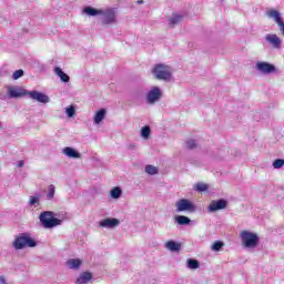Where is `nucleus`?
<instances>
[{"instance_id":"f704fd0d","label":"nucleus","mask_w":284,"mask_h":284,"mask_svg":"<svg viewBox=\"0 0 284 284\" xmlns=\"http://www.w3.org/2000/svg\"><path fill=\"white\" fill-rule=\"evenodd\" d=\"M207 187L209 186L205 183H197V184H195L196 192H206Z\"/></svg>"},{"instance_id":"2eb2a0df","label":"nucleus","mask_w":284,"mask_h":284,"mask_svg":"<svg viewBox=\"0 0 284 284\" xmlns=\"http://www.w3.org/2000/svg\"><path fill=\"white\" fill-rule=\"evenodd\" d=\"M62 153L69 159H81V153H79V151L74 150L72 146H65L62 150Z\"/></svg>"},{"instance_id":"ddd939ff","label":"nucleus","mask_w":284,"mask_h":284,"mask_svg":"<svg viewBox=\"0 0 284 284\" xmlns=\"http://www.w3.org/2000/svg\"><path fill=\"white\" fill-rule=\"evenodd\" d=\"M265 41L270 43L272 48H275V50H280L281 45H283V40L276 34H266Z\"/></svg>"},{"instance_id":"4be33fe9","label":"nucleus","mask_w":284,"mask_h":284,"mask_svg":"<svg viewBox=\"0 0 284 284\" xmlns=\"http://www.w3.org/2000/svg\"><path fill=\"white\" fill-rule=\"evenodd\" d=\"M67 265H68L69 270H79V267H81V260L70 258L67 261Z\"/></svg>"},{"instance_id":"473e14b6","label":"nucleus","mask_w":284,"mask_h":284,"mask_svg":"<svg viewBox=\"0 0 284 284\" xmlns=\"http://www.w3.org/2000/svg\"><path fill=\"white\" fill-rule=\"evenodd\" d=\"M41 200V194H36L34 196H30L29 205H37Z\"/></svg>"},{"instance_id":"0eeeda50","label":"nucleus","mask_w":284,"mask_h":284,"mask_svg":"<svg viewBox=\"0 0 284 284\" xmlns=\"http://www.w3.org/2000/svg\"><path fill=\"white\" fill-rule=\"evenodd\" d=\"M101 21L103 26H112V23H116V10L115 9H106L105 11L102 10Z\"/></svg>"},{"instance_id":"c756f323","label":"nucleus","mask_w":284,"mask_h":284,"mask_svg":"<svg viewBox=\"0 0 284 284\" xmlns=\"http://www.w3.org/2000/svg\"><path fill=\"white\" fill-rule=\"evenodd\" d=\"M54 193H55V187L53 184H50L48 189L47 200L52 201V199H54Z\"/></svg>"},{"instance_id":"f3484780","label":"nucleus","mask_w":284,"mask_h":284,"mask_svg":"<svg viewBox=\"0 0 284 284\" xmlns=\"http://www.w3.org/2000/svg\"><path fill=\"white\" fill-rule=\"evenodd\" d=\"M54 74L59 77L62 83H70V75H68L60 67L54 68Z\"/></svg>"},{"instance_id":"7c9ffc66","label":"nucleus","mask_w":284,"mask_h":284,"mask_svg":"<svg viewBox=\"0 0 284 284\" xmlns=\"http://www.w3.org/2000/svg\"><path fill=\"white\" fill-rule=\"evenodd\" d=\"M75 113H77V110L74 105H70L65 109V114L69 116V119H72V116H74Z\"/></svg>"},{"instance_id":"20e7f679","label":"nucleus","mask_w":284,"mask_h":284,"mask_svg":"<svg viewBox=\"0 0 284 284\" xmlns=\"http://www.w3.org/2000/svg\"><path fill=\"white\" fill-rule=\"evenodd\" d=\"M14 250H23V247H37V241L32 239L28 233H22L16 237L12 243Z\"/></svg>"},{"instance_id":"aec40b11","label":"nucleus","mask_w":284,"mask_h":284,"mask_svg":"<svg viewBox=\"0 0 284 284\" xmlns=\"http://www.w3.org/2000/svg\"><path fill=\"white\" fill-rule=\"evenodd\" d=\"M105 109H100L99 111H97V113L93 116V123H95V125L101 124L103 119H105Z\"/></svg>"},{"instance_id":"c85d7f7f","label":"nucleus","mask_w":284,"mask_h":284,"mask_svg":"<svg viewBox=\"0 0 284 284\" xmlns=\"http://www.w3.org/2000/svg\"><path fill=\"white\" fill-rule=\"evenodd\" d=\"M185 145H186V150H196L199 148L196 140H189L185 142Z\"/></svg>"},{"instance_id":"b1692460","label":"nucleus","mask_w":284,"mask_h":284,"mask_svg":"<svg viewBox=\"0 0 284 284\" xmlns=\"http://www.w3.org/2000/svg\"><path fill=\"white\" fill-rule=\"evenodd\" d=\"M186 267H189V270H199V267H201V263L199 262V260L187 258Z\"/></svg>"},{"instance_id":"a211bd4d","label":"nucleus","mask_w":284,"mask_h":284,"mask_svg":"<svg viewBox=\"0 0 284 284\" xmlns=\"http://www.w3.org/2000/svg\"><path fill=\"white\" fill-rule=\"evenodd\" d=\"M165 247L166 250H170V252H181V243H178L174 240L166 242Z\"/></svg>"},{"instance_id":"423d86ee","label":"nucleus","mask_w":284,"mask_h":284,"mask_svg":"<svg viewBox=\"0 0 284 284\" xmlns=\"http://www.w3.org/2000/svg\"><path fill=\"white\" fill-rule=\"evenodd\" d=\"M176 212H196V205L187 199H181L175 203Z\"/></svg>"},{"instance_id":"1a4fd4ad","label":"nucleus","mask_w":284,"mask_h":284,"mask_svg":"<svg viewBox=\"0 0 284 284\" xmlns=\"http://www.w3.org/2000/svg\"><path fill=\"white\" fill-rule=\"evenodd\" d=\"M7 90L9 99H21V97H26V94H28V91L21 87L9 85L7 87Z\"/></svg>"},{"instance_id":"6e6552de","label":"nucleus","mask_w":284,"mask_h":284,"mask_svg":"<svg viewBox=\"0 0 284 284\" xmlns=\"http://www.w3.org/2000/svg\"><path fill=\"white\" fill-rule=\"evenodd\" d=\"M255 69L257 72H261V74H274V72H276V65L265 61H257Z\"/></svg>"},{"instance_id":"9d476101","label":"nucleus","mask_w":284,"mask_h":284,"mask_svg":"<svg viewBox=\"0 0 284 284\" xmlns=\"http://www.w3.org/2000/svg\"><path fill=\"white\" fill-rule=\"evenodd\" d=\"M27 95L32 99V101H37L38 103H50V97L48 94L39 92L37 90L28 91Z\"/></svg>"},{"instance_id":"4468645a","label":"nucleus","mask_w":284,"mask_h":284,"mask_svg":"<svg viewBox=\"0 0 284 284\" xmlns=\"http://www.w3.org/2000/svg\"><path fill=\"white\" fill-rule=\"evenodd\" d=\"M266 17H268V19H273V21H275L277 26L283 22V17L281 16V12L278 10H268L266 12Z\"/></svg>"},{"instance_id":"f03ea898","label":"nucleus","mask_w":284,"mask_h":284,"mask_svg":"<svg viewBox=\"0 0 284 284\" xmlns=\"http://www.w3.org/2000/svg\"><path fill=\"white\" fill-rule=\"evenodd\" d=\"M152 74L158 81H165L170 83L172 81V68L163 63L155 64L152 69Z\"/></svg>"},{"instance_id":"7ed1b4c3","label":"nucleus","mask_w":284,"mask_h":284,"mask_svg":"<svg viewBox=\"0 0 284 284\" xmlns=\"http://www.w3.org/2000/svg\"><path fill=\"white\" fill-rule=\"evenodd\" d=\"M240 239L242 242V245L246 247V250H254L255 247H258V234L250 231H241Z\"/></svg>"},{"instance_id":"cd10ccee","label":"nucleus","mask_w":284,"mask_h":284,"mask_svg":"<svg viewBox=\"0 0 284 284\" xmlns=\"http://www.w3.org/2000/svg\"><path fill=\"white\" fill-rule=\"evenodd\" d=\"M146 174H150L151 176H154V174H159V169L154 165H146L145 166Z\"/></svg>"},{"instance_id":"5701e85b","label":"nucleus","mask_w":284,"mask_h":284,"mask_svg":"<svg viewBox=\"0 0 284 284\" xmlns=\"http://www.w3.org/2000/svg\"><path fill=\"white\" fill-rule=\"evenodd\" d=\"M180 21H183V16L175 14L169 19V28L179 26Z\"/></svg>"},{"instance_id":"412c9836","label":"nucleus","mask_w":284,"mask_h":284,"mask_svg":"<svg viewBox=\"0 0 284 284\" xmlns=\"http://www.w3.org/2000/svg\"><path fill=\"white\" fill-rule=\"evenodd\" d=\"M174 221L178 223V225H190V223H192V220L185 215H176Z\"/></svg>"},{"instance_id":"2f4dec72","label":"nucleus","mask_w":284,"mask_h":284,"mask_svg":"<svg viewBox=\"0 0 284 284\" xmlns=\"http://www.w3.org/2000/svg\"><path fill=\"white\" fill-rule=\"evenodd\" d=\"M283 165H284V159H276L273 162L274 170H281V168H283Z\"/></svg>"},{"instance_id":"9b49d317","label":"nucleus","mask_w":284,"mask_h":284,"mask_svg":"<svg viewBox=\"0 0 284 284\" xmlns=\"http://www.w3.org/2000/svg\"><path fill=\"white\" fill-rule=\"evenodd\" d=\"M100 227H106L108 230H114V227H119L121 225V221L116 217H108L99 223Z\"/></svg>"},{"instance_id":"f257e3e1","label":"nucleus","mask_w":284,"mask_h":284,"mask_svg":"<svg viewBox=\"0 0 284 284\" xmlns=\"http://www.w3.org/2000/svg\"><path fill=\"white\" fill-rule=\"evenodd\" d=\"M39 221L44 230H52V227H57L63 223L62 220L54 217V212L52 211H43L39 215Z\"/></svg>"},{"instance_id":"ea45409f","label":"nucleus","mask_w":284,"mask_h":284,"mask_svg":"<svg viewBox=\"0 0 284 284\" xmlns=\"http://www.w3.org/2000/svg\"><path fill=\"white\" fill-rule=\"evenodd\" d=\"M0 99H3L2 97H0Z\"/></svg>"},{"instance_id":"39448f33","label":"nucleus","mask_w":284,"mask_h":284,"mask_svg":"<svg viewBox=\"0 0 284 284\" xmlns=\"http://www.w3.org/2000/svg\"><path fill=\"white\" fill-rule=\"evenodd\" d=\"M160 99H163V91H161V88L159 87H153L146 93V103H149V105H154Z\"/></svg>"},{"instance_id":"e433bc0d","label":"nucleus","mask_w":284,"mask_h":284,"mask_svg":"<svg viewBox=\"0 0 284 284\" xmlns=\"http://www.w3.org/2000/svg\"><path fill=\"white\" fill-rule=\"evenodd\" d=\"M129 150H136V144H129Z\"/></svg>"},{"instance_id":"c9c22d12","label":"nucleus","mask_w":284,"mask_h":284,"mask_svg":"<svg viewBox=\"0 0 284 284\" xmlns=\"http://www.w3.org/2000/svg\"><path fill=\"white\" fill-rule=\"evenodd\" d=\"M280 32L284 36V21L280 22V24H277Z\"/></svg>"},{"instance_id":"f8f14e48","label":"nucleus","mask_w":284,"mask_h":284,"mask_svg":"<svg viewBox=\"0 0 284 284\" xmlns=\"http://www.w3.org/2000/svg\"><path fill=\"white\" fill-rule=\"evenodd\" d=\"M225 207H227V201L220 199L210 203L209 212H219V210H225Z\"/></svg>"},{"instance_id":"72a5a7b5","label":"nucleus","mask_w":284,"mask_h":284,"mask_svg":"<svg viewBox=\"0 0 284 284\" xmlns=\"http://www.w3.org/2000/svg\"><path fill=\"white\" fill-rule=\"evenodd\" d=\"M23 74H24V71L22 69L14 71L12 74L13 81L21 79V77H23Z\"/></svg>"},{"instance_id":"bb28decb","label":"nucleus","mask_w":284,"mask_h":284,"mask_svg":"<svg viewBox=\"0 0 284 284\" xmlns=\"http://www.w3.org/2000/svg\"><path fill=\"white\" fill-rule=\"evenodd\" d=\"M151 133H152V129H150V125H145L141 129L142 139H150Z\"/></svg>"},{"instance_id":"393cba45","label":"nucleus","mask_w":284,"mask_h":284,"mask_svg":"<svg viewBox=\"0 0 284 284\" xmlns=\"http://www.w3.org/2000/svg\"><path fill=\"white\" fill-rule=\"evenodd\" d=\"M123 194V190H121L120 186H115L111 190L110 196L111 199H121V195Z\"/></svg>"},{"instance_id":"6ab92c4d","label":"nucleus","mask_w":284,"mask_h":284,"mask_svg":"<svg viewBox=\"0 0 284 284\" xmlns=\"http://www.w3.org/2000/svg\"><path fill=\"white\" fill-rule=\"evenodd\" d=\"M84 14H88V17H97L99 14H103V10L101 9H95L92 7H85L83 9Z\"/></svg>"},{"instance_id":"58836bf2","label":"nucleus","mask_w":284,"mask_h":284,"mask_svg":"<svg viewBox=\"0 0 284 284\" xmlns=\"http://www.w3.org/2000/svg\"><path fill=\"white\" fill-rule=\"evenodd\" d=\"M138 3H139V4H142V3H144V1H143V0H139Z\"/></svg>"},{"instance_id":"dca6fc26","label":"nucleus","mask_w":284,"mask_h":284,"mask_svg":"<svg viewBox=\"0 0 284 284\" xmlns=\"http://www.w3.org/2000/svg\"><path fill=\"white\" fill-rule=\"evenodd\" d=\"M92 281V273L83 272L80 276L75 280V284H88Z\"/></svg>"},{"instance_id":"4c0bfd02","label":"nucleus","mask_w":284,"mask_h":284,"mask_svg":"<svg viewBox=\"0 0 284 284\" xmlns=\"http://www.w3.org/2000/svg\"><path fill=\"white\" fill-rule=\"evenodd\" d=\"M23 165H26V162L23 160L18 163V168H23Z\"/></svg>"},{"instance_id":"a878e982","label":"nucleus","mask_w":284,"mask_h":284,"mask_svg":"<svg viewBox=\"0 0 284 284\" xmlns=\"http://www.w3.org/2000/svg\"><path fill=\"white\" fill-rule=\"evenodd\" d=\"M224 245H225V243H223L222 241H215L212 244L211 250H212V252H221V250H223Z\"/></svg>"}]
</instances>
